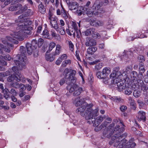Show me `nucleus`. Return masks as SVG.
Returning <instances> with one entry per match:
<instances>
[{"instance_id":"1","label":"nucleus","mask_w":148,"mask_h":148,"mask_svg":"<svg viewBox=\"0 0 148 148\" xmlns=\"http://www.w3.org/2000/svg\"><path fill=\"white\" fill-rule=\"evenodd\" d=\"M16 29L17 31L14 32V34L12 35V37H8L9 41L16 44H17L18 42L16 39L13 38V37L20 40H22L24 39V37H27V35L31 34V30L32 29V28L29 26L28 22L27 21L20 22L18 25Z\"/></svg>"},{"instance_id":"2","label":"nucleus","mask_w":148,"mask_h":148,"mask_svg":"<svg viewBox=\"0 0 148 148\" xmlns=\"http://www.w3.org/2000/svg\"><path fill=\"white\" fill-rule=\"evenodd\" d=\"M20 54H18L17 57L18 58V60H15L14 62L16 66L12 67V70L14 72V75H12L8 77L7 81L10 82L14 80L17 81L18 79V71L21 70L22 69L25 68V62L26 61V57L25 56L26 52L24 47L21 46L20 47Z\"/></svg>"},{"instance_id":"3","label":"nucleus","mask_w":148,"mask_h":148,"mask_svg":"<svg viewBox=\"0 0 148 148\" xmlns=\"http://www.w3.org/2000/svg\"><path fill=\"white\" fill-rule=\"evenodd\" d=\"M120 123L122 124L123 127L120 128V126L117 125L115 128L113 133L114 135L111 137V140L109 142L110 145L114 144V145L118 148H128L127 146L128 143H126V140L122 139L123 136L121 134L125 130L123 127L125 126L123 122L120 121Z\"/></svg>"},{"instance_id":"4","label":"nucleus","mask_w":148,"mask_h":148,"mask_svg":"<svg viewBox=\"0 0 148 148\" xmlns=\"http://www.w3.org/2000/svg\"><path fill=\"white\" fill-rule=\"evenodd\" d=\"M63 74L65 79L70 81V84L68 86L67 88L69 89L70 92H73L74 91V84L73 83L74 81L73 71L66 68L63 72Z\"/></svg>"},{"instance_id":"5","label":"nucleus","mask_w":148,"mask_h":148,"mask_svg":"<svg viewBox=\"0 0 148 148\" xmlns=\"http://www.w3.org/2000/svg\"><path fill=\"white\" fill-rule=\"evenodd\" d=\"M37 41L35 40H33L32 42V44L27 43L26 44V48L27 53L29 55L32 54L33 52H34L36 50L37 48V45L36 44Z\"/></svg>"},{"instance_id":"6","label":"nucleus","mask_w":148,"mask_h":148,"mask_svg":"<svg viewBox=\"0 0 148 148\" xmlns=\"http://www.w3.org/2000/svg\"><path fill=\"white\" fill-rule=\"evenodd\" d=\"M111 70L109 68L105 67L103 69L101 73L98 71L96 74L97 77L100 79L106 77L110 73Z\"/></svg>"},{"instance_id":"7","label":"nucleus","mask_w":148,"mask_h":148,"mask_svg":"<svg viewBox=\"0 0 148 148\" xmlns=\"http://www.w3.org/2000/svg\"><path fill=\"white\" fill-rule=\"evenodd\" d=\"M2 42L3 45L0 44V47L3 48L4 50L6 52H10V48L13 47L12 45L5 40H2Z\"/></svg>"},{"instance_id":"8","label":"nucleus","mask_w":148,"mask_h":148,"mask_svg":"<svg viewBox=\"0 0 148 148\" xmlns=\"http://www.w3.org/2000/svg\"><path fill=\"white\" fill-rule=\"evenodd\" d=\"M85 119L87 120L88 123L89 124H94V122H95L96 119L95 117L92 116L91 114H88V112L86 111V115Z\"/></svg>"},{"instance_id":"9","label":"nucleus","mask_w":148,"mask_h":148,"mask_svg":"<svg viewBox=\"0 0 148 148\" xmlns=\"http://www.w3.org/2000/svg\"><path fill=\"white\" fill-rule=\"evenodd\" d=\"M116 83L115 84H117V90L119 91H121L124 90L127 84L123 83V81H117Z\"/></svg>"},{"instance_id":"10","label":"nucleus","mask_w":148,"mask_h":148,"mask_svg":"<svg viewBox=\"0 0 148 148\" xmlns=\"http://www.w3.org/2000/svg\"><path fill=\"white\" fill-rule=\"evenodd\" d=\"M146 113L145 112L142 111H140L138 112V120L139 121H141L142 120L143 122H145L146 121Z\"/></svg>"},{"instance_id":"11","label":"nucleus","mask_w":148,"mask_h":148,"mask_svg":"<svg viewBox=\"0 0 148 148\" xmlns=\"http://www.w3.org/2000/svg\"><path fill=\"white\" fill-rule=\"evenodd\" d=\"M75 6L76 5L77 7V13L78 14V15L79 16L81 15L84 12V11H86L87 10V8H86L85 7L84 8L82 6H79L77 7V2H75Z\"/></svg>"},{"instance_id":"12","label":"nucleus","mask_w":148,"mask_h":148,"mask_svg":"<svg viewBox=\"0 0 148 148\" xmlns=\"http://www.w3.org/2000/svg\"><path fill=\"white\" fill-rule=\"evenodd\" d=\"M106 118L105 115L103 116H101L97 117L96 119L95 122H94V125L97 126L104 119Z\"/></svg>"},{"instance_id":"13","label":"nucleus","mask_w":148,"mask_h":148,"mask_svg":"<svg viewBox=\"0 0 148 148\" xmlns=\"http://www.w3.org/2000/svg\"><path fill=\"white\" fill-rule=\"evenodd\" d=\"M90 24L92 26L98 27L103 26V23L101 21L93 20L91 21Z\"/></svg>"},{"instance_id":"14","label":"nucleus","mask_w":148,"mask_h":148,"mask_svg":"<svg viewBox=\"0 0 148 148\" xmlns=\"http://www.w3.org/2000/svg\"><path fill=\"white\" fill-rule=\"evenodd\" d=\"M88 112V114H91L94 117H95L97 115V114L98 112V110L97 108L95 109L94 110H93L92 109L90 108L88 109L87 108V110L86 111Z\"/></svg>"},{"instance_id":"15","label":"nucleus","mask_w":148,"mask_h":148,"mask_svg":"<svg viewBox=\"0 0 148 148\" xmlns=\"http://www.w3.org/2000/svg\"><path fill=\"white\" fill-rule=\"evenodd\" d=\"M132 86L130 85L127 84L126 87L124 89L125 94L127 95H130L132 92Z\"/></svg>"},{"instance_id":"16","label":"nucleus","mask_w":148,"mask_h":148,"mask_svg":"<svg viewBox=\"0 0 148 148\" xmlns=\"http://www.w3.org/2000/svg\"><path fill=\"white\" fill-rule=\"evenodd\" d=\"M82 90V88L76 84H75V95H79Z\"/></svg>"},{"instance_id":"17","label":"nucleus","mask_w":148,"mask_h":148,"mask_svg":"<svg viewBox=\"0 0 148 148\" xmlns=\"http://www.w3.org/2000/svg\"><path fill=\"white\" fill-rule=\"evenodd\" d=\"M140 83H138V86L139 87H140L142 90L144 91H145L147 90L148 89V87L147 86L145 85L143 81L141 80H140Z\"/></svg>"},{"instance_id":"18","label":"nucleus","mask_w":148,"mask_h":148,"mask_svg":"<svg viewBox=\"0 0 148 148\" xmlns=\"http://www.w3.org/2000/svg\"><path fill=\"white\" fill-rule=\"evenodd\" d=\"M22 8V5L20 4H18L14 6H11L9 8V10L11 11H14L20 9Z\"/></svg>"},{"instance_id":"19","label":"nucleus","mask_w":148,"mask_h":148,"mask_svg":"<svg viewBox=\"0 0 148 148\" xmlns=\"http://www.w3.org/2000/svg\"><path fill=\"white\" fill-rule=\"evenodd\" d=\"M96 44L95 41L92 39H91L87 40L85 43V45L86 46H94Z\"/></svg>"},{"instance_id":"20","label":"nucleus","mask_w":148,"mask_h":148,"mask_svg":"<svg viewBox=\"0 0 148 148\" xmlns=\"http://www.w3.org/2000/svg\"><path fill=\"white\" fill-rule=\"evenodd\" d=\"M51 33L52 36L55 38L59 40L60 39V35L56 33L55 31L53 29H52L51 31Z\"/></svg>"},{"instance_id":"21","label":"nucleus","mask_w":148,"mask_h":148,"mask_svg":"<svg viewBox=\"0 0 148 148\" xmlns=\"http://www.w3.org/2000/svg\"><path fill=\"white\" fill-rule=\"evenodd\" d=\"M95 31V29L93 28H90L87 29L85 32V35L88 36L93 34V33Z\"/></svg>"},{"instance_id":"22","label":"nucleus","mask_w":148,"mask_h":148,"mask_svg":"<svg viewBox=\"0 0 148 148\" xmlns=\"http://www.w3.org/2000/svg\"><path fill=\"white\" fill-rule=\"evenodd\" d=\"M97 48L94 47H90L87 49V52L88 54H92L97 50Z\"/></svg>"},{"instance_id":"23","label":"nucleus","mask_w":148,"mask_h":148,"mask_svg":"<svg viewBox=\"0 0 148 148\" xmlns=\"http://www.w3.org/2000/svg\"><path fill=\"white\" fill-rule=\"evenodd\" d=\"M61 12L62 16L65 20H66L68 17V14L62 7L61 10Z\"/></svg>"},{"instance_id":"24","label":"nucleus","mask_w":148,"mask_h":148,"mask_svg":"<svg viewBox=\"0 0 148 148\" xmlns=\"http://www.w3.org/2000/svg\"><path fill=\"white\" fill-rule=\"evenodd\" d=\"M41 35L43 38H49L50 37L49 32L47 29L44 30Z\"/></svg>"},{"instance_id":"25","label":"nucleus","mask_w":148,"mask_h":148,"mask_svg":"<svg viewBox=\"0 0 148 148\" xmlns=\"http://www.w3.org/2000/svg\"><path fill=\"white\" fill-rule=\"evenodd\" d=\"M115 74L114 73L110 75V78L113 80V82L114 84H115V83H116L117 81H119V78H118L115 76Z\"/></svg>"},{"instance_id":"26","label":"nucleus","mask_w":148,"mask_h":148,"mask_svg":"<svg viewBox=\"0 0 148 148\" xmlns=\"http://www.w3.org/2000/svg\"><path fill=\"white\" fill-rule=\"evenodd\" d=\"M62 47L60 45L58 44L56 45V50L54 56L58 55L61 50Z\"/></svg>"},{"instance_id":"27","label":"nucleus","mask_w":148,"mask_h":148,"mask_svg":"<svg viewBox=\"0 0 148 148\" xmlns=\"http://www.w3.org/2000/svg\"><path fill=\"white\" fill-rule=\"evenodd\" d=\"M17 74L18 77V79L17 81L18 82L20 81H21L23 83H24L25 82L26 79L25 78L21 75L18 71V74Z\"/></svg>"},{"instance_id":"28","label":"nucleus","mask_w":148,"mask_h":148,"mask_svg":"<svg viewBox=\"0 0 148 148\" xmlns=\"http://www.w3.org/2000/svg\"><path fill=\"white\" fill-rule=\"evenodd\" d=\"M3 92L4 94V96L5 99H8L10 98V96L9 95V91L7 89H5L3 90Z\"/></svg>"},{"instance_id":"29","label":"nucleus","mask_w":148,"mask_h":148,"mask_svg":"<svg viewBox=\"0 0 148 148\" xmlns=\"http://www.w3.org/2000/svg\"><path fill=\"white\" fill-rule=\"evenodd\" d=\"M56 31L62 35H64L65 33L64 29L62 26L59 27Z\"/></svg>"},{"instance_id":"30","label":"nucleus","mask_w":148,"mask_h":148,"mask_svg":"<svg viewBox=\"0 0 148 148\" xmlns=\"http://www.w3.org/2000/svg\"><path fill=\"white\" fill-rule=\"evenodd\" d=\"M39 10L40 12L42 14H44L45 13L46 9L44 8V5H42V3L39 4L38 5Z\"/></svg>"},{"instance_id":"31","label":"nucleus","mask_w":148,"mask_h":148,"mask_svg":"<svg viewBox=\"0 0 148 148\" xmlns=\"http://www.w3.org/2000/svg\"><path fill=\"white\" fill-rule=\"evenodd\" d=\"M27 8L26 5H25L23 7L22 6V8L21 7L20 9V10L16 12V13L17 14H20L26 10Z\"/></svg>"},{"instance_id":"32","label":"nucleus","mask_w":148,"mask_h":148,"mask_svg":"<svg viewBox=\"0 0 148 148\" xmlns=\"http://www.w3.org/2000/svg\"><path fill=\"white\" fill-rule=\"evenodd\" d=\"M45 57L47 60L50 62L53 61L54 59V57L51 55H48L47 53L46 54Z\"/></svg>"},{"instance_id":"33","label":"nucleus","mask_w":148,"mask_h":148,"mask_svg":"<svg viewBox=\"0 0 148 148\" xmlns=\"http://www.w3.org/2000/svg\"><path fill=\"white\" fill-rule=\"evenodd\" d=\"M56 44L53 42H51L49 44V49L47 51V52H48V51H51L52 49L56 46Z\"/></svg>"},{"instance_id":"34","label":"nucleus","mask_w":148,"mask_h":148,"mask_svg":"<svg viewBox=\"0 0 148 148\" xmlns=\"http://www.w3.org/2000/svg\"><path fill=\"white\" fill-rule=\"evenodd\" d=\"M123 74H122L121 72H120V71L118 72L117 73H116L115 74V75L116 77L117 78H119V81L122 80V77L123 76Z\"/></svg>"},{"instance_id":"35","label":"nucleus","mask_w":148,"mask_h":148,"mask_svg":"<svg viewBox=\"0 0 148 148\" xmlns=\"http://www.w3.org/2000/svg\"><path fill=\"white\" fill-rule=\"evenodd\" d=\"M131 77H133V79H137V77H138L137 73L135 71H133L131 74Z\"/></svg>"},{"instance_id":"36","label":"nucleus","mask_w":148,"mask_h":148,"mask_svg":"<svg viewBox=\"0 0 148 148\" xmlns=\"http://www.w3.org/2000/svg\"><path fill=\"white\" fill-rule=\"evenodd\" d=\"M95 64L96 65L95 66V69L97 70H100L103 66V64L101 63H97V64Z\"/></svg>"},{"instance_id":"37","label":"nucleus","mask_w":148,"mask_h":148,"mask_svg":"<svg viewBox=\"0 0 148 148\" xmlns=\"http://www.w3.org/2000/svg\"><path fill=\"white\" fill-rule=\"evenodd\" d=\"M51 25L52 27L55 29L56 30L58 29V27H59L57 22L56 21H54V22L52 23H51Z\"/></svg>"},{"instance_id":"38","label":"nucleus","mask_w":148,"mask_h":148,"mask_svg":"<svg viewBox=\"0 0 148 148\" xmlns=\"http://www.w3.org/2000/svg\"><path fill=\"white\" fill-rule=\"evenodd\" d=\"M69 46L70 50L72 52H73L74 50V45L71 41H69Z\"/></svg>"},{"instance_id":"39","label":"nucleus","mask_w":148,"mask_h":148,"mask_svg":"<svg viewBox=\"0 0 148 148\" xmlns=\"http://www.w3.org/2000/svg\"><path fill=\"white\" fill-rule=\"evenodd\" d=\"M48 17L49 18V21L50 22V24H51V23H52L53 22H54V21H55V19L52 17L51 13L49 14Z\"/></svg>"},{"instance_id":"40","label":"nucleus","mask_w":148,"mask_h":148,"mask_svg":"<svg viewBox=\"0 0 148 148\" xmlns=\"http://www.w3.org/2000/svg\"><path fill=\"white\" fill-rule=\"evenodd\" d=\"M129 102L130 105L132 106H135V103L134 100L131 97H129L128 98Z\"/></svg>"},{"instance_id":"41","label":"nucleus","mask_w":148,"mask_h":148,"mask_svg":"<svg viewBox=\"0 0 148 148\" xmlns=\"http://www.w3.org/2000/svg\"><path fill=\"white\" fill-rule=\"evenodd\" d=\"M108 122H106V121H105L103 123H102L99 127V129L100 130L102 129V128L106 127L107 126L108 124Z\"/></svg>"},{"instance_id":"42","label":"nucleus","mask_w":148,"mask_h":148,"mask_svg":"<svg viewBox=\"0 0 148 148\" xmlns=\"http://www.w3.org/2000/svg\"><path fill=\"white\" fill-rule=\"evenodd\" d=\"M85 107L84 106H82L79 107L76 110V112H80V113H82L85 110Z\"/></svg>"},{"instance_id":"43","label":"nucleus","mask_w":148,"mask_h":148,"mask_svg":"<svg viewBox=\"0 0 148 148\" xmlns=\"http://www.w3.org/2000/svg\"><path fill=\"white\" fill-rule=\"evenodd\" d=\"M11 85L12 87L16 88H17L19 87L20 84L17 82H14L12 83Z\"/></svg>"},{"instance_id":"44","label":"nucleus","mask_w":148,"mask_h":148,"mask_svg":"<svg viewBox=\"0 0 148 148\" xmlns=\"http://www.w3.org/2000/svg\"><path fill=\"white\" fill-rule=\"evenodd\" d=\"M138 59L140 62H143L145 61L144 56L142 55H140L138 57Z\"/></svg>"},{"instance_id":"45","label":"nucleus","mask_w":148,"mask_h":148,"mask_svg":"<svg viewBox=\"0 0 148 148\" xmlns=\"http://www.w3.org/2000/svg\"><path fill=\"white\" fill-rule=\"evenodd\" d=\"M93 36L94 38L99 39L100 38L101 36L99 34L98 32H94L93 34Z\"/></svg>"},{"instance_id":"46","label":"nucleus","mask_w":148,"mask_h":148,"mask_svg":"<svg viewBox=\"0 0 148 148\" xmlns=\"http://www.w3.org/2000/svg\"><path fill=\"white\" fill-rule=\"evenodd\" d=\"M140 93L139 91H135L133 92V95L134 97L137 98L140 96Z\"/></svg>"},{"instance_id":"47","label":"nucleus","mask_w":148,"mask_h":148,"mask_svg":"<svg viewBox=\"0 0 148 148\" xmlns=\"http://www.w3.org/2000/svg\"><path fill=\"white\" fill-rule=\"evenodd\" d=\"M102 3H99L97 5L95 3L93 5V7H95V9H97V10H99V8L102 6Z\"/></svg>"},{"instance_id":"48","label":"nucleus","mask_w":148,"mask_h":148,"mask_svg":"<svg viewBox=\"0 0 148 148\" xmlns=\"http://www.w3.org/2000/svg\"><path fill=\"white\" fill-rule=\"evenodd\" d=\"M104 12V11L103 10L101 9L100 10H99L96 11L94 13V14L95 15H98L99 13L101 14L103 13Z\"/></svg>"},{"instance_id":"49","label":"nucleus","mask_w":148,"mask_h":148,"mask_svg":"<svg viewBox=\"0 0 148 148\" xmlns=\"http://www.w3.org/2000/svg\"><path fill=\"white\" fill-rule=\"evenodd\" d=\"M72 29L68 30L66 29V31L67 34L70 36L73 35L74 36V32H73V30Z\"/></svg>"},{"instance_id":"50","label":"nucleus","mask_w":148,"mask_h":148,"mask_svg":"<svg viewBox=\"0 0 148 148\" xmlns=\"http://www.w3.org/2000/svg\"><path fill=\"white\" fill-rule=\"evenodd\" d=\"M76 57L77 60L80 62H81V60L79 55V51H76Z\"/></svg>"},{"instance_id":"51","label":"nucleus","mask_w":148,"mask_h":148,"mask_svg":"<svg viewBox=\"0 0 148 148\" xmlns=\"http://www.w3.org/2000/svg\"><path fill=\"white\" fill-rule=\"evenodd\" d=\"M2 57L3 58H4L5 59L9 61L11 59V58L10 57V56L8 54L6 55L5 56L3 55V56H2Z\"/></svg>"},{"instance_id":"52","label":"nucleus","mask_w":148,"mask_h":148,"mask_svg":"<svg viewBox=\"0 0 148 148\" xmlns=\"http://www.w3.org/2000/svg\"><path fill=\"white\" fill-rule=\"evenodd\" d=\"M69 6V9L71 11H73L74 10V5L73 4H68Z\"/></svg>"},{"instance_id":"53","label":"nucleus","mask_w":148,"mask_h":148,"mask_svg":"<svg viewBox=\"0 0 148 148\" xmlns=\"http://www.w3.org/2000/svg\"><path fill=\"white\" fill-rule=\"evenodd\" d=\"M10 93L13 95L16 96L17 95L18 93L14 89H12L10 91Z\"/></svg>"},{"instance_id":"54","label":"nucleus","mask_w":148,"mask_h":148,"mask_svg":"<svg viewBox=\"0 0 148 148\" xmlns=\"http://www.w3.org/2000/svg\"><path fill=\"white\" fill-rule=\"evenodd\" d=\"M120 108L122 112H124L127 110V107L126 106L123 105L121 106Z\"/></svg>"},{"instance_id":"55","label":"nucleus","mask_w":148,"mask_h":148,"mask_svg":"<svg viewBox=\"0 0 148 148\" xmlns=\"http://www.w3.org/2000/svg\"><path fill=\"white\" fill-rule=\"evenodd\" d=\"M67 55L65 54H64L63 55H62L60 57V58H59L62 60V61L63 60H64L65 59H66L67 58Z\"/></svg>"},{"instance_id":"56","label":"nucleus","mask_w":148,"mask_h":148,"mask_svg":"<svg viewBox=\"0 0 148 148\" xmlns=\"http://www.w3.org/2000/svg\"><path fill=\"white\" fill-rule=\"evenodd\" d=\"M126 143L128 144V145L127 146L128 148H134V147L136 145V144L135 143H133L131 144L128 143Z\"/></svg>"},{"instance_id":"57","label":"nucleus","mask_w":148,"mask_h":148,"mask_svg":"<svg viewBox=\"0 0 148 148\" xmlns=\"http://www.w3.org/2000/svg\"><path fill=\"white\" fill-rule=\"evenodd\" d=\"M19 87L20 88V90H21L22 91L26 89V87L25 86L22 84H20Z\"/></svg>"},{"instance_id":"58","label":"nucleus","mask_w":148,"mask_h":148,"mask_svg":"<svg viewBox=\"0 0 148 148\" xmlns=\"http://www.w3.org/2000/svg\"><path fill=\"white\" fill-rule=\"evenodd\" d=\"M87 14L89 17H91L93 14V12L92 11H88L87 13Z\"/></svg>"},{"instance_id":"59","label":"nucleus","mask_w":148,"mask_h":148,"mask_svg":"<svg viewBox=\"0 0 148 148\" xmlns=\"http://www.w3.org/2000/svg\"><path fill=\"white\" fill-rule=\"evenodd\" d=\"M100 62V60H97L94 61L93 62H89V63L90 65H93L95 64H97V63H98Z\"/></svg>"},{"instance_id":"60","label":"nucleus","mask_w":148,"mask_h":148,"mask_svg":"<svg viewBox=\"0 0 148 148\" xmlns=\"http://www.w3.org/2000/svg\"><path fill=\"white\" fill-rule=\"evenodd\" d=\"M143 72H140V73H139L138 75V77H137V79H138V80L140 79H142L143 77Z\"/></svg>"},{"instance_id":"61","label":"nucleus","mask_w":148,"mask_h":148,"mask_svg":"<svg viewBox=\"0 0 148 148\" xmlns=\"http://www.w3.org/2000/svg\"><path fill=\"white\" fill-rule=\"evenodd\" d=\"M119 68L118 67H115L113 68V71L114 72V73H117L119 72Z\"/></svg>"},{"instance_id":"62","label":"nucleus","mask_w":148,"mask_h":148,"mask_svg":"<svg viewBox=\"0 0 148 148\" xmlns=\"http://www.w3.org/2000/svg\"><path fill=\"white\" fill-rule=\"evenodd\" d=\"M82 101L81 100L77 101L76 103L75 104V106H77L82 105Z\"/></svg>"},{"instance_id":"63","label":"nucleus","mask_w":148,"mask_h":148,"mask_svg":"<svg viewBox=\"0 0 148 148\" xmlns=\"http://www.w3.org/2000/svg\"><path fill=\"white\" fill-rule=\"evenodd\" d=\"M3 108L5 110H8L9 109V107L7 106H1L0 105V109H2Z\"/></svg>"},{"instance_id":"64","label":"nucleus","mask_w":148,"mask_h":148,"mask_svg":"<svg viewBox=\"0 0 148 148\" xmlns=\"http://www.w3.org/2000/svg\"><path fill=\"white\" fill-rule=\"evenodd\" d=\"M103 79V83L105 84H108L109 79H108L107 78H106V77H104Z\"/></svg>"}]
</instances>
